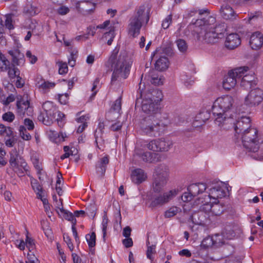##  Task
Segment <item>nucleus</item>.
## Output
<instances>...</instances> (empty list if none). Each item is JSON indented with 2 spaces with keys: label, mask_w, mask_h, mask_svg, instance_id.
Masks as SVG:
<instances>
[{
  "label": "nucleus",
  "mask_w": 263,
  "mask_h": 263,
  "mask_svg": "<svg viewBox=\"0 0 263 263\" xmlns=\"http://www.w3.org/2000/svg\"><path fill=\"white\" fill-rule=\"evenodd\" d=\"M15 65L12 64V65H9L8 71V75L10 79H14L15 77L22 79L20 76V71L19 69L15 66Z\"/></svg>",
  "instance_id": "obj_38"
},
{
  "label": "nucleus",
  "mask_w": 263,
  "mask_h": 263,
  "mask_svg": "<svg viewBox=\"0 0 263 263\" xmlns=\"http://www.w3.org/2000/svg\"><path fill=\"white\" fill-rule=\"evenodd\" d=\"M250 44L252 49H259L263 44L262 34L258 31L253 33L250 37Z\"/></svg>",
  "instance_id": "obj_24"
},
{
  "label": "nucleus",
  "mask_w": 263,
  "mask_h": 263,
  "mask_svg": "<svg viewBox=\"0 0 263 263\" xmlns=\"http://www.w3.org/2000/svg\"><path fill=\"white\" fill-rule=\"evenodd\" d=\"M241 43L240 39L236 33L230 34L226 38V47L230 49H233L238 46Z\"/></svg>",
  "instance_id": "obj_23"
},
{
  "label": "nucleus",
  "mask_w": 263,
  "mask_h": 263,
  "mask_svg": "<svg viewBox=\"0 0 263 263\" xmlns=\"http://www.w3.org/2000/svg\"><path fill=\"white\" fill-rule=\"evenodd\" d=\"M59 209L61 214L63 215V217L65 219L71 221L72 223L73 222H74V220H76L74 217L75 216L72 213L69 212L66 210H65L63 207L60 208Z\"/></svg>",
  "instance_id": "obj_45"
},
{
  "label": "nucleus",
  "mask_w": 263,
  "mask_h": 263,
  "mask_svg": "<svg viewBox=\"0 0 263 263\" xmlns=\"http://www.w3.org/2000/svg\"><path fill=\"white\" fill-rule=\"evenodd\" d=\"M39 88L42 91L43 93L48 92L51 89L53 88L55 84L53 82H50L49 81H45V80L39 82Z\"/></svg>",
  "instance_id": "obj_36"
},
{
  "label": "nucleus",
  "mask_w": 263,
  "mask_h": 263,
  "mask_svg": "<svg viewBox=\"0 0 263 263\" xmlns=\"http://www.w3.org/2000/svg\"><path fill=\"white\" fill-rule=\"evenodd\" d=\"M210 113L207 110L200 112L197 116L196 119L198 121H200L202 124H204L205 122L210 118Z\"/></svg>",
  "instance_id": "obj_44"
},
{
  "label": "nucleus",
  "mask_w": 263,
  "mask_h": 263,
  "mask_svg": "<svg viewBox=\"0 0 263 263\" xmlns=\"http://www.w3.org/2000/svg\"><path fill=\"white\" fill-rule=\"evenodd\" d=\"M26 54L31 64H34L37 61V57L34 55H32L30 51H27Z\"/></svg>",
  "instance_id": "obj_62"
},
{
  "label": "nucleus",
  "mask_w": 263,
  "mask_h": 263,
  "mask_svg": "<svg viewBox=\"0 0 263 263\" xmlns=\"http://www.w3.org/2000/svg\"><path fill=\"white\" fill-rule=\"evenodd\" d=\"M262 91L259 88L251 90L245 100V103L249 106L259 104L262 100Z\"/></svg>",
  "instance_id": "obj_17"
},
{
  "label": "nucleus",
  "mask_w": 263,
  "mask_h": 263,
  "mask_svg": "<svg viewBox=\"0 0 263 263\" xmlns=\"http://www.w3.org/2000/svg\"><path fill=\"white\" fill-rule=\"evenodd\" d=\"M48 136L50 140L55 143H60L65 141L66 137L65 134L58 133L55 131L49 130L48 132Z\"/></svg>",
  "instance_id": "obj_31"
},
{
  "label": "nucleus",
  "mask_w": 263,
  "mask_h": 263,
  "mask_svg": "<svg viewBox=\"0 0 263 263\" xmlns=\"http://www.w3.org/2000/svg\"><path fill=\"white\" fill-rule=\"evenodd\" d=\"M176 44L179 50L182 52H185L188 48V46L186 42L182 39H179L176 41Z\"/></svg>",
  "instance_id": "obj_46"
},
{
  "label": "nucleus",
  "mask_w": 263,
  "mask_h": 263,
  "mask_svg": "<svg viewBox=\"0 0 263 263\" xmlns=\"http://www.w3.org/2000/svg\"><path fill=\"white\" fill-rule=\"evenodd\" d=\"M10 62L7 59L4 54L0 51V69L1 71H6L9 68Z\"/></svg>",
  "instance_id": "obj_39"
},
{
  "label": "nucleus",
  "mask_w": 263,
  "mask_h": 263,
  "mask_svg": "<svg viewBox=\"0 0 263 263\" xmlns=\"http://www.w3.org/2000/svg\"><path fill=\"white\" fill-rule=\"evenodd\" d=\"M256 85L255 78L253 75H246L242 78L240 85L246 89H250Z\"/></svg>",
  "instance_id": "obj_30"
},
{
  "label": "nucleus",
  "mask_w": 263,
  "mask_h": 263,
  "mask_svg": "<svg viewBox=\"0 0 263 263\" xmlns=\"http://www.w3.org/2000/svg\"><path fill=\"white\" fill-rule=\"evenodd\" d=\"M118 52L119 48L116 47L108 60L112 70V85L127 78L133 62L132 56L126 51L122 50L119 54Z\"/></svg>",
  "instance_id": "obj_2"
},
{
  "label": "nucleus",
  "mask_w": 263,
  "mask_h": 263,
  "mask_svg": "<svg viewBox=\"0 0 263 263\" xmlns=\"http://www.w3.org/2000/svg\"><path fill=\"white\" fill-rule=\"evenodd\" d=\"M145 144L140 147L136 146L133 154V161H142L147 163H156L161 160L160 154L146 151Z\"/></svg>",
  "instance_id": "obj_7"
},
{
  "label": "nucleus",
  "mask_w": 263,
  "mask_h": 263,
  "mask_svg": "<svg viewBox=\"0 0 263 263\" xmlns=\"http://www.w3.org/2000/svg\"><path fill=\"white\" fill-rule=\"evenodd\" d=\"M147 250L146 251V255L147 257L151 260L153 259L152 254L156 253L155 251V245H150V243L149 241H147Z\"/></svg>",
  "instance_id": "obj_50"
},
{
  "label": "nucleus",
  "mask_w": 263,
  "mask_h": 263,
  "mask_svg": "<svg viewBox=\"0 0 263 263\" xmlns=\"http://www.w3.org/2000/svg\"><path fill=\"white\" fill-rule=\"evenodd\" d=\"M109 163V157L106 155L101 158L97 163L96 169L98 174L103 176L106 172L107 165Z\"/></svg>",
  "instance_id": "obj_27"
},
{
  "label": "nucleus",
  "mask_w": 263,
  "mask_h": 263,
  "mask_svg": "<svg viewBox=\"0 0 263 263\" xmlns=\"http://www.w3.org/2000/svg\"><path fill=\"white\" fill-rule=\"evenodd\" d=\"M8 53L12 57V63L17 66H23L25 62L24 53L21 52L19 49L14 48L8 51Z\"/></svg>",
  "instance_id": "obj_21"
},
{
  "label": "nucleus",
  "mask_w": 263,
  "mask_h": 263,
  "mask_svg": "<svg viewBox=\"0 0 263 263\" xmlns=\"http://www.w3.org/2000/svg\"><path fill=\"white\" fill-rule=\"evenodd\" d=\"M170 177L168 167L164 164L157 165L154 174V178L168 182Z\"/></svg>",
  "instance_id": "obj_19"
},
{
  "label": "nucleus",
  "mask_w": 263,
  "mask_h": 263,
  "mask_svg": "<svg viewBox=\"0 0 263 263\" xmlns=\"http://www.w3.org/2000/svg\"><path fill=\"white\" fill-rule=\"evenodd\" d=\"M99 82H100V79L99 78H97L93 81V86L91 88V91H92V94L91 95L90 98H93L95 96V95H96V93L98 91V89H97V88L98 87Z\"/></svg>",
  "instance_id": "obj_55"
},
{
  "label": "nucleus",
  "mask_w": 263,
  "mask_h": 263,
  "mask_svg": "<svg viewBox=\"0 0 263 263\" xmlns=\"http://www.w3.org/2000/svg\"><path fill=\"white\" fill-rule=\"evenodd\" d=\"M31 183L33 190L36 193L37 198L40 199L42 201L43 204H45L48 201L46 198H44V193L41 185L35 179L32 180Z\"/></svg>",
  "instance_id": "obj_29"
},
{
  "label": "nucleus",
  "mask_w": 263,
  "mask_h": 263,
  "mask_svg": "<svg viewBox=\"0 0 263 263\" xmlns=\"http://www.w3.org/2000/svg\"><path fill=\"white\" fill-rule=\"evenodd\" d=\"M221 13L222 17L226 20H233L236 17L234 10L228 5L221 7Z\"/></svg>",
  "instance_id": "obj_33"
},
{
  "label": "nucleus",
  "mask_w": 263,
  "mask_h": 263,
  "mask_svg": "<svg viewBox=\"0 0 263 263\" xmlns=\"http://www.w3.org/2000/svg\"><path fill=\"white\" fill-rule=\"evenodd\" d=\"M77 10L84 15L91 13L96 8V5L89 1H77L76 2Z\"/></svg>",
  "instance_id": "obj_18"
},
{
  "label": "nucleus",
  "mask_w": 263,
  "mask_h": 263,
  "mask_svg": "<svg viewBox=\"0 0 263 263\" xmlns=\"http://www.w3.org/2000/svg\"><path fill=\"white\" fill-rule=\"evenodd\" d=\"M233 103V98L229 95L219 97L214 101L212 112L215 118V122L219 126L232 120V119L227 118L226 113L232 108Z\"/></svg>",
  "instance_id": "obj_4"
},
{
  "label": "nucleus",
  "mask_w": 263,
  "mask_h": 263,
  "mask_svg": "<svg viewBox=\"0 0 263 263\" xmlns=\"http://www.w3.org/2000/svg\"><path fill=\"white\" fill-rule=\"evenodd\" d=\"M17 113L20 116H24L26 114L31 116L33 112V108L30 106L28 100L21 99L16 102Z\"/></svg>",
  "instance_id": "obj_20"
},
{
  "label": "nucleus",
  "mask_w": 263,
  "mask_h": 263,
  "mask_svg": "<svg viewBox=\"0 0 263 263\" xmlns=\"http://www.w3.org/2000/svg\"><path fill=\"white\" fill-rule=\"evenodd\" d=\"M173 146V142L168 139L161 138L150 141L145 144L147 149L159 152L168 151Z\"/></svg>",
  "instance_id": "obj_10"
},
{
  "label": "nucleus",
  "mask_w": 263,
  "mask_h": 263,
  "mask_svg": "<svg viewBox=\"0 0 263 263\" xmlns=\"http://www.w3.org/2000/svg\"><path fill=\"white\" fill-rule=\"evenodd\" d=\"M149 20V13L144 5L140 6L136 9L134 14L129 20L128 31L133 37L137 36L140 32L142 26L147 24Z\"/></svg>",
  "instance_id": "obj_5"
},
{
  "label": "nucleus",
  "mask_w": 263,
  "mask_h": 263,
  "mask_svg": "<svg viewBox=\"0 0 263 263\" xmlns=\"http://www.w3.org/2000/svg\"><path fill=\"white\" fill-rule=\"evenodd\" d=\"M6 152L0 148V166H4L7 163V160L5 158Z\"/></svg>",
  "instance_id": "obj_59"
},
{
  "label": "nucleus",
  "mask_w": 263,
  "mask_h": 263,
  "mask_svg": "<svg viewBox=\"0 0 263 263\" xmlns=\"http://www.w3.org/2000/svg\"><path fill=\"white\" fill-rule=\"evenodd\" d=\"M222 258L221 257H215L214 256H212L209 255L206 256V258L202 259L201 260H193L190 261L189 263H212L211 261H218Z\"/></svg>",
  "instance_id": "obj_40"
},
{
  "label": "nucleus",
  "mask_w": 263,
  "mask_h": 263,
  "mask_svg": "<svg viewBox=\"0 0 263 263\" xmlns=\"http://www.w3.org/2000/svg\"><path fill=\"white\" fill-rule=\"evenodd\" d=\"M167 182L154 178L152 185V191L155 194H159L164 191Z\"/></svg>",
  "instance_id": "obj_28"
},
{
  "label": "nucleus",
  "mask_w": 263,
  "mask_h": 263,
  "mask_svg": "<svg viewBox=\"0 0 263 263\" xmlns=\"http://www.w3.org/2000/svg\"><path fill=\"white\" fill-rule=\"evenodd\" d=\"M9 162L11 168L14 171L27 170V163L15 149L10 152Z\"/></svg>",
  "instance_id": "obj_12"
},
{
  "label": "nucleus",
  "mask_w": 263,
  "mask_h": 263,
  "mask_svg": "<svg viewBox=\"0 0 263 263\" xmlns=\"http://www.w3.org/2000/svg\"><path fill=\"white\" fill-rule=\"evenodd\" d=\"M207 188L206 185L204 183H196L190 184L187 187V192H185L181 196V199L183 202H189L191 201L194 198L200 196L201 198L204 197L200 195L203 193ZM199 198V197H198ZM198 197L195 199V200Z\"/></svg>",
  "instance_id": "obj_9"
},
{
  "label": "nucleus",
  "mask_w": 263,
  "mask_h": 263,
  "mask_svg": "<svg viewBox=\"0 0 263 263\" xmlns=\"http://www.w3.org/2000/svg\"><path fill=\"white\" fill-rule=\"evenodd\" d=\"M59 72L60 74H65L68 71V66L66 63L60 62Z\"/></svg>",
  "instance_id": "obj_57"
},
{
  "label": "nucleus",
  "mask_w": 263,
  "mask_h": 263,
  "mask_svg": "<svg viewBox=\"0 0 263 263\" xmlns=\"http://www.w3.org/2000/svg\"><path fill=\"white\" fill-rule=\"evenodd\" d=\"M122 126V123L120 122H117L112 124L110 127V129L113 132H117L121 129Z\"/></svg>",
  "instance_id": "obj_64"
},
{
  "label": "nucleus",
  "mask_w": 263,
  "mask_h": 263,
  "mask_svg": "<svg viewBox=\"0 0 263 263\" xmlns=\"http://www.w3.org/2000/svg\"><path fill=\"white\" fill-rule=\"evenodd\" d=\"M218 235H216L215 236H208L205 237L202 241L200 248L206 249L213 246L216 247L220 246L222 242L220 241V239H218Z\"/></svg>",
  "instance_id": "obj_22"
},
{
  "label": "nucleus",
  "mask_w": 263,
  "mask_h": 263,
  "mask_svg": "<svg viewBox=\"0 0 263 263\" xmlns=\"http://www.w3.org/2000/svg\"><path fill=\"white\" fill-rule=\"evenodd\" d=\"M179 193L178 190H172L163 194H157L153 196L151 205L153 207L162 206L165 204L176 196Z\"/></svg>",
  "instance_id": "obj_11"
},
{
  "label": "nucleus",
  "mask_w": 263,
  "mask_h": 263,
  "mask_svg": "<svg viewBox=\"0 0 263 263\" xmlns=\"http://www.w3.org/2000/svg\"><path fill=\"white\" fill-rule=\"evenodd\" d=\"M26 247L28 249L30 252L33 250L35 248L34 240L32 238L29 237L28 235H26Z\"/></svg>",
  "instance_id": "obj_52"
},
{
  "label": "nucleus",
  "mask_w": 263,
  "mask_h": 263,
  "mask_svg": "<svg viewBox=\"0 0 263 263\" xmlns=\"http://www.w3.org/2000/svg\"><path fill=\"white\" fill-rule=\"evenodd\" d=\"M108 222V219L107 218V215H106V214H105L103 216V219H102V232H103L104 238H105V237L106 235Z\"/></svg>",
  "instance_id": "obj_53"
},
{
  "label": "nucleus",
  "mask_w": 263,
  "mask_h": 263,
  "mask_svg": "<svg viewBox=\"0 0 263 263\" xmlns=\"http://www.w3.org/2000/svg\"><path fill=\"white\" fill-rule=\"evenodd\" d=\"M19 132L20 136L22 138L25 140H29L31 138V136L30 134L27 131L25 127L21 125L19 127Z\"/></svg>",
  "instance_id": "obj_47"
},
{
  "label": "nucleus",
  "mask_w": 263,
  "mask_h": 263,
  "mask_svg": "<svg viewBox=\"0 0 263 263\" xmlns=\"http://www.w3.org/2000/svg\"><path fill=\"white\" fill-rule=\"evenodd\" d=\"M105 125L103 122H100L98 128L95 132V137L96 139V143L97 145V146L100 149V148L98 146V143H100L101 141H102V136L103 133V129H104Z\"/></svg>",
  "instance_id": "obj_37"
},
{
  "label": "nucleus",
  "mask_w": 263,
  "mask_h": 263,
  "mask_svg": "<svg viewBox=\"0 0 263 263\" xmlns=\"http://www.w3.org/2000/svg\"><path fill=\"white\" fill-rule=\"evenodd\" d=\"M181 211V209L177 206H172L164 213V217L167 218L173 217Z\"/></svg>",
  "instance_id": "obj_41"
},
{
  "label": "nucleus",
  "mask_w": 263,
  "mask_h": 263,
  "mask_svg": "<svg viewBox=\"0 0 263 263\" xmlns=\"http://www.w3.org/2000/svg\"><path fill=\"white\" fill-rule=\"evenodd\" d=\"M245 148L249 152L256 153V159L263 160V143H260L258 137V131L256 128H250L243 132L238 139Z\"/></svg>",
  "instance_id": "obj_3"
},
{
  "label": "nucleus",
  "mask_w": 263,
  "mask_h": 263,
  "mask_svg": "<svg viewBox=\"0 0 263 263\" xmlns=\"http://www.w3.org/2000/svg\"><path fill=\"white\" fill-rule=\"evenodd\" d=\"M24 125L27 127L28 130H32L34 127V123L32 120L30 119L26 118L24 121Z\"/></svg>",
  "instance_id": "obj_61"
},
{
  "label": "nucleus",
  "mask_w": 263,
  "mask_h": 263,
  "mask_svg": "<svg viewBox=\"0 0 263 263\" xmlns=\"http://www.w3.org/2000/svg\"><path fill=\"white\" fill-rule=\"evenodd\" d=\"M85 238L89 248H93L96 246V235L95 232L86 235Z\"/></svg>",
  "instance_id": "obj_43"
},
{
  "label": "nucleus",
  "mask_w": 263,
  "mask_h": 263,
  "mask_svg": "<svg viewBox=\"0 0 263 263\" xmlns=\"http://www.w3.org/2000/svg\"><path fill=\"white\" fill-rule=\"evenodd\" d=\"M162 91L158 89H153L151 94H147L142 102V111L149 115L144 118L140 122L141 130L151 137H158L164 134L167 124L157 119L155 114L159 110L158 103L162 100Z\"/></svg>",
  "instance_id": "obj_1"
},
{
  "label": "nucleus",
  "mask_w": 263,
  "mask_h": 263,
  "mask_svg": "<svg viewBox=\"0 0 263 263\" xmlns=\"http://www.w3.org/2000/svg\"><path fill=\"white\" fill-rule=\"evenodd\" d=\"M169 61L166 57H160L155 63V68L157 70L163 71L167 69Z\"/></svg>",
  "instance_id": "obj_35"
},
{
  "label": "nucleus",
  "mask_w": 263,
  "mask_h": 263,
  "mask_svg": "<svg viewBox=\"0 0 263 263\" xmlns=\"http://www.w3.org/2000/svg\"><path fill=\"white\" fill-rule=\"evenodd\" d=\"M59 101L61 104H66L68 101V95L67 93L59 95Z\"/></svg>",
  "instance_id": "obj_60"
},
{
  "label": "nucleus",
  "mask_w": 263,
  "mask_h": 263,
  "mask_svg": "<svg viewBox=\"0 0 263 263\" xmlns=\"http://www.w3.org/2000/svg\"><path fill=\"white\" fill-rule=\"evenodd\" d=\"M122 97L118 98L114 103L111 106V110L116 112L120 114L121 110Z\"/></svg>",
  "instance_id": "obj_48"
},
{
  "label": "nucleus",
  "mask_w": 263,
  "mask_h": 263,
  "mask_svg": "<svg viewBox=\"0 0 263 263\" xmlns=\"http://www.w3.org/2000/svg\"><path fill=\"white\" fill-rule=\"evenodd\" d=\"M194 204L200 205V209L205 213L211 212L213 214L220 215L224 211L223 206L219 203H211V199L208 196L198 198L194 201Z\"/></svg>",
  "instance_id": "obj_8"
},
{
  "label": "nucleus",
  "mask_w": 263,
  "mask_h": 263,
  "mask_svg": "<svg viewBox=\"0 0 263 263\" xmlns=\"http://www.w3.org/2000/svg\"><path fill=\"white\" fill-rule=\"evenodd\" d=\"M216 23V18L213 16L209 15L203 19L197 20L195 22L196 29L199 31H206L214 29Z\"/></svg>",
  "instance_id": "obj_16"
},
{
  "label": "nucleus",
  "mask_w": 263,
  "mask_h": 263,
  "mask_svg": "<svg viewBox=\"0 0 263 263\" xmlns=\"http://www.w3.org/2000/svg\"><path fill=\"white\" fill-rule=\"evenodd\" d=\"M226 30L225 24L224 23H218V25H216L214 29L206 31H199L196 29V31L198 33L199 40L205 41L208 43L214 44L218 42L219 39L223 36Z\"/></svg>",
  "instance_id": "obj_6"
},
{
  "label": "nucleus",
  "mask_w": 263,
  "mask_h": 263,
  "mask_svg": "<svg viewBox=\"0 0 263 263\" xmlns=\"http://www.w3.org/2000/svg\"><path fill=\"white\" fill-rule=\"evenodd\" d=\"M228 193L229 188L227 184L221 182L211 188L210 192L206 193L204 196H208L210 199H218L226 197Z\"/></svg>",
  "instance_id": "obj_15"
},
{
  "label": "nucleus",
  "mask_w": 263,
  "mask_h": 263,
  "mask_svg": "<svg viewBox=\"0 0 263 263\" xmlns=\"http://www.w3.org/2000/svg\"><path fill=\"white\" fill-rule=\"evenodd\" d=\"M233 72L229 71L223 81V87L224 89L230 90L234 88L237 83V78Z\"/></svg>",
  "instance_id": "obj_26"
},
{
  "label": "nucleus",
  "mask_w": 263,
  "mask_h": 263,
  "mask_svg": "<svg viewBox=\"0 0 263 263\" xmlns=\"http://www.w3.org/2000/svg\"><path fill=\"white\" fill-rule=\"evenodd\" d=\"M14 115L10 111L6 112L3 115V120L9 122H12L14 119Z\"/></svg>",
  "instance_id": "obj_58"
},
{
  "label": "nucleus",
  "mask_w": 263,
  "mask_h": 263,
  "mask_svg": "<svg viewBox=\"0 0 263 263\" xmlns=\"http://www.w3.org/2000/svg\"><path fill=\"white\" fill-rule=\"evenodd\" d=\"M147 178V175L144 171L141 168H137L134 170L131 174L132 181L136 184H140L145 181Z\"/></svg>",
  "instance_id": "obj_25"
},
{
  "label": "nucleus",
  "mask_w": 263,
  "mask_h": 263,
  "mask_svg": "<svg viewBox=\"0 0 263 263\" xmlns=\"http://www.w3.org/2000/svg\"><path fill=\"white\" fill-rule=\"evenodd\" d=\"M199 205L200 206V205ZM203 212L204 211L201 210L200 209V211L194 213L191 217L193 222L198 225L203 224L205 219V216Z\"/></svg>",
  "instance_id": "obj_34"
},
{
  "label": "nucleus",
  "mask_w": 263,
  "mask_h": 263,
  "mask_svg": "<svg viewBox=\"0 0 263 263\" xmlns=\"http://www.w3.org/2000/svg\"><path fill=\"white\" fill-rule=\"evenodd\" d=\"M148 80L155 85H160L163 84L164 78L159 76L158 73L154 70L151 71L148 76Z\"/></svg>",
  "instance_id": "obj_32"
},
{
  "label": "nucleus",
  "mask_w": 263,
  "mask_h": 263,
  "mask_svg": "<svg viewBox=\"0 0 263 263\" xmlns=\"http://www.w3.org/2000/svg\"><path fill=\"white\" fill-rule=\"evenodd\" d=\"M251 119L249 117L242 116L234 123L233 127L235 132L234 139L236 142L238 143L240 135L243 132L251 128Z\"/></svg>",
  "instance_id": "obj_14"
},
{
  "label": "nucleus",
  "mask_w": 263,
  "mask_h": 263,
  "mask_svg": "<svg viewBox=\"0 0 263 263\" xmlns=\"http://www.w3.org/2000/svg\"><path fill=\"white\" fill-rule=\"evenodd\" d=\"M85 116H82L77 119V121L79 123H82V124L79 126L77 129L78 133H81L83 132L85 128L87 127V123L84 121H86Z\"/></svg>",
  "instance_id": "obj_49"
},
{
  "label": "nucleus",
  "mask_w": 263,
  "mask_h": 263,
  "mask_svg": "<svg viewBox=\"0 0 263 263\" xmlns=\"http://www.w3.org/2000/svg\"><path fill=\"white\" fill-rule=\"evenodd\" d=\"M86 215H87L89 217H94L96 215V208L95 206L92 205L89 209H87V212L86 213Z\"/></svg>",
  "instance_id": "obj_63"
},
{
  "label": "nucleus",
  "mask_w": 263,
  "mask_h": 263,
  "mask_svg": "<svg viewBox=\"0 0 263 263\" xmlns=\"http://www.w3.org/2000/svg\"><path fill=\"white\" fill-rule=\"evenodd\" d=\"M63 238L64 241L67 243L69 250L72 251L73 250V246L69 235L67 234L64 233Z\"/></svg>",
  "instance_id": "obj_56"
},
{
  "label": "nucleus",
  "mask_w": 263,
  "mask_h": 263,
  "mask_svg": "<svg viewBox=\"0 0 263 263\" xmlns=\"http://www.w3.org/2000/svg\"><path fill=\"white\" fill-rule=\"evenodd\" d=\"M248 69V67H240L230 71V72H233L237 79L240 78L244 72L247 71Z\"/></svg>",
  "instance_id": "obj_42"
},
{
  "label": "nucleus",
  "mask_w": 263,
  "mask_h": 263,
  "mask_svg": "<svg viewBox=\"0 0 263 263\" xmlns=\"http://www.w3.org/2000/svg\"><path fill=\"white\" fill-rule=\"evenodd\" d=\"M4 141L7 146L12 147L16 143L17 139L15 138L14 135L10 137H6L4 139Z\"/></svg>",
  "instance_id": "obj_51"
},
{
  "label": "nucleus",
  "mask_w": 263,
  "mask_h": 263,
  "mask_svg": "<svg viewBox=\"0 0 263 263\" xmlns=\"http://www.w3.org/2000/svg\"><path fill=\"white\" fill-rule=\"evenodd\" d=\"M42 107L44 110L43 112H47L49 117L46 120L43 117V115H39L38 116V120L42 122L46 125H50L52 124L54 119L55 118V114L58 111L56 107L53 105V103L50 101H46L42 105Z\"/></svg>",
  "instance_id": "obj_13"
},
{
  "label": "nucleus",
  "mask_w": 263,
  "mask_h": 263,
  "mask_svg": "<svg viewBox=\"0 0 263 263\" xmlns=\"http://www.w3.org/2000/svg\"><path fill=\"white\" fill-rule=\"evenodd\" d=\"M172 22V15L170 14L167 15L163 21L162 23V27L164 29H167L169 27L170 24Z\"/></svg>",
  "instance_id": "obj_54"
}]
</instances>
